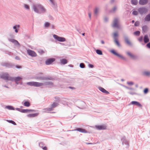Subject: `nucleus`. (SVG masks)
Returning a JSON list of instances; mask_svg holds the SVG:
<instances>
[{
	"label": "nucleus",
	"mask_w": 150,
	"mask_h": 150,
	"mask_svg": "<svg viewBox=\"0 0 150 150\" xmlns=\"http://www.w3.org/2000/svg\"><path fill=\"white\" fill-rule=\"evenodd\" d=\"M127 54L132 59H135L137 58L136 56L132 54L129 52H126Z\"/></svg>",
	"instance_id": "18"
},
{
	"label": "nucleus",
	"mask_w": 150,
	"mask_h": 150,
	"mask_svg": "<svg viewBox=\"0 0 150 150\" xmlns=\"http://www.w3.org/2000/svg\"><path fill=\"white\" fill-rule=\"evenodd\" d=\"M104 20L105 22H107L108 21V19L107 17H105L104 18Z\"/></svg>",
	"instance_id": "60"
},
{
	"label": "nucleus",
	"mask_w": 150,
	"mask_h": 150,
	"mask_svg": "<svg viewBox=\"0 0 150 150\" xmlns=\"http://www.w3.org/2000/svg\"><path fill=\"white\" fill-rule=\"evenodd\" d=\"M39 52L40 53H41V54H43L44 53V51L42 50H40L39 51Z\"/></svg>",
	"instance_id": "62"
},
{
	"label": "nucleus",
	"mask_w": 150,
	"mask_h": 150,
	"mask_svg": "<svg viewBox=\"0 0 150 150\" xmlns=\"http://www.w3.org/2000/svg\"><path fill=\"white\" fill-rule=\"evenodd\" d=\"M22 109H21L19 108H16V110L18 111H19L21 112V110Z\"/></svg>",
	"instance_id": "58"
},
{
	"label": "nucleus",
	"mask_w": 150,
	"mask_h": 150,
	"mask_svg": "<svg viewBox=\"0 0 150 150\" xmlns=\"http://www.w3.org/2000/svg\"><path fill=\"white\" fill-rule=\"evenodd\" d=\"M118 19L117 18L115 19L113 21V27L115 28H119V26L117 23Z\"/></svg>",
	"instance_id": "17"
},
{
	"label": "nucleus",
	"mask_w": 150,
	"mask_h": 150,
	"mask_svg": "<svg viewBox=\"0 0 150 150\" xmlns=\"http://www.w3.org/2000/svg\"><path fill=\"white\" fill-rule=\"evenodd\" d=\"M53 37L55 40L59 42H64L66 41V39L65 38L60 37L55 34L53 35Z\"/></svg>",
	"instance_id": "8"
},
{
	"label": "nucleus",
	"mask_w": 150,
	"mask_h": 150,
	"mask_svg": "<svg viewBox=\"0 0 150 150\" xmlns=\"http://www.w3.org/2000/svg\"><path fill=\"white\" fill-rule=\"evenodd\" d=\"M45 84L46 85H52L53 84V83L52 82L48 81L45 82Z\"/></svg>",
	"instance_id": "45"
},
{
	"label": "nucleus",
	"mask_w": 150,
	"mask_h": 150,
	"mask_svg": "<svg viewBox=\"0 0 150 150\" xmlns=\"http://www.w3.org/2000/svg\"><path fill=\"white\" fill-rule=\"evenodd\" d=\"M96 52L97 54L99 55L103 54V53L101 50L99 49H97L96 50Z\"/></svg>",
	"instance_id": "35"
},
{
	"label": "nucleus",
	"mask_w": 150,
	"mask_h": 150,
	"mask_svg": "<svg viewBox=\"0 0 150 150\" xmlns=\"http://www.w3.org/2000/svg\"><path fill=\"white\" fill-rule=\"evenodd\" d=\"M123 37L125 42L129 46H132V43L130 41L128 36L126 35H123Z\"/></svg>",
	"instance_id": "7"
},
{
	"label": "nucleus",
	"mask_w": 150,
	"mask_h": 150,
	"mask_svg": "<svg viewBox=\"0 0 150 150\" xmlns=\"http://www.w3.org/2000/svg\"><path fill=\"white\" fill-rule=\"evenodd\" d=\"M27 53L29 55L32 57H35L37 55L35 52L30 50H27Z\"/></svg>",
	"instance_id": "12"
},
{
	"label": "nucleus",
	"mask_w": 150,
	"mask_h": 150,
	"mask_svg": "<svg viewBox=\"0 0 150 150\" xmlns=\"http://www.w3.org/2000/svg\"><path fill=\"white\" fill-rule=\"evenodd\" d=\"M9 41L13 43L15 45L20 46V44L19 42L16 40L14 39H8Z\"/></svg>",
	"instance_id": "14"
},
{
	"label": "nucleus",
	"mask_w": 150,
	"mask_h": 150,
	"mask_svg": "<svg viewBox=\"0 0 150 150\" xmlns=\"http://www.w3.org/2000/svg\"><path fill=\"white\" fill-rule=\"evenodd\" d=\"M44 145V144L42 142H40L39 144V146L42 147L43 150H47V148L45 146H43Z\"/></svg>",
	"instance_id": "25"
},
{
	"label": "nucleus",
	"mask_w": 150,
	"mask_h": 150,
	"mask_svg": "<svg viewBox=\"0 0 150 150\" xmlns=\"http://www.w3.org/2000/svg\"><path fill=\"white\" fill-rule=\"evenodd\" d=\"M35 78L36 79L39 80H54V78L51 76H50L48 77H45L43 76H40L38 75L36 76L35 77Z\"/></svg>",
	"instance_id": "5"
},
{
	"label": "nucleus",
	"mask_w": 150,
	"mask_h": 150,
	"mask_svg": "<svg viewBox=\"0 0 150 150\" xmlns=\"http://www.w3.org/2000/svg\"><path fill=\"white\" fill-rule=\"evenodd\" d=\"M148 27L146 25H144L142 27V30L143 32L146 33L148 30Z\"/></svg>",
	"instance_id": "28"
},
{
	"label": "nucleus",
	"mask_w": 150,
	"mask_h": 150,
	"mask_svg": "<svg viewBox=\"0 0 150 150\" xmlns=\"http://www.w3.org/2000/svg\"><path fill=\"white\" fill-rule=\"evenodd\" d=\"M58 105L59 104L58 103L54 102L51 105V106L53 109V108L57 107Z\"/></svg>",
	"instance_id": "32"
},
{
	"label": "nucleus",
	"mask_w": 150,
	"mask_h": 150,
	"mask_svg": "<svg viewBox=\"0 0 150 150\" xmlns=\"http://www.w3.org/2000/svg\"><path fill=\"white\" fill-rule=\"evenodd\" d=\"M139 24V21H136L134 23V25L135 26H138Z\"/></svg>",
	"instance_id": "48"
},
{
	"label": "nucleus",
	"mask_w": 150,
	"mask_h": 150,
	"mask_svg": "<svg viewBox=\"0 0 150 150\" xmlns=\"http://www.w3.org/2000/svg\"><path fill=\"white\" fill-rule=\"evenodd\" d=\"M76 30L79 32V33H81V30L80 29H78L77 28H76Z\"/></svg>",
	"instance_id": "63"
},
{
	"label": "nucleus",
	"mask_w": 150,
	"mask_h": 150,
	"mask_svg": "<svg viewBox=\"0 0 150 150\" xmlns=\"http://www.w3.org/2000/svg\"><path fill=\"white\" fill-rule=\"evenodd\" d=\"M130 104L136 105L140 107L142 106V105L139 102L135 101H132Z\"/></svg>",
	"instance_id": "15"
},
{
	"label": "nucleus",
	"mask_w": 150,
	"mask_h": 150,
	"mask_svg": "<svg viewBox=\"0 0 150 150\" xmlns=\"http://www.w3.org/2000/svg\"><path fill=\"white\" fill-rule=\"evenodd\" d=\"M39 115V113H35L32 114H30L27 115V116L28 117L31 118L37 116Z\"/></svg>",
	"instance_id": "23"
},
{
	"label": "nucleus",
	"mask_w": 150,
	"mask_h": 150,
	"mask_svg": "<svg viewBox=\"0 0 150 150\" xmlns=\"http://www.w3.org/2000/svg\"><path fill=\"white\" fill-rule=\"evenodd\" d=\"M23 105L25 107H28L30 106V103L28 101H25L24 102Z\"/></svg>",
	"instance_id": "31"
},
{
	"label": "nucleus",
	"mask_w": 150,
	"mask_h": 150,
	"mask_svg": "<svg viewBox=\"0 0 150 150\" xmlns=\"http://www.w3.org/2000/svg\"><path fill=\"white\" fill-rule=\"evenodd\" d=\"M0 78L4 80L12 81L13 78L9 76L8 73L6 72H3L0 74Z\"/></svg>",
	"instance_id": "2"
},
{
	"label": "nucleus",
	"mask_w": 150,
	"mask_h": 150,
	"mask_svg": "<svg viewBox=\"0 0 150 150\" xmlns=\"http://www.w3.org/2000/svg\"><path fill=\"white\" fill-rule=\"evenodd\" d=\"M20 27V25H17L14 26L13 27V28L15 30V32L16 33H18V28Z\"/></svg>",
	"instance_id": "24"
},
{
	"label": "nucleus",
	"mask_w": 150,
	"mask_h": 150,
	"mask_svg": "<svg viewBox=\"0 0 150 150\" xmlns=\"http://www.w3.org/2000/svg\"><path fill=\"white\" fill-rule=\"evenodd\" d=\"M124 86L125 88H126L127 89H129V90H133L134 89L133 88H130V87H129L126 86Z\"/></svg>",
	"instance_id": "54"
},
{
	"label": "nucleus",
	"mask_w": 150,
	"mask_h": 150,
	"mask_svg": "<svg viewBox=\"0 0 150 150\" xmlns=\"http://www.w3.org/2000/svg\"><path fill=\"white\" fill-rule=\"evenodd\" d=\"M144 41L145 43H147L149 41V39L147 35H145L144 36Z\"/></svg>",
	"instance_id": "26"
},
{
	"label": "nucleus",
	"mask_w": 150,
	"mask_h": 150,
	"mask_svg": "<svg viewBox=\"0 0 150 150\" xmlns=\"http://www.w3.org/2000/svg\"><path fill=\"white\" fill-rule=\"evenodd\" d=\"M89 67L91 68H93L94 67V65L91 64H89L88 65Z\"/></svg>",
	"instance_id": "55"
},
{
	"label": "nucleus",
	"mask_w": 150,
	"mask_h": 150,
	"mask_svg": "<svg viewBox=\"0 0 150 150\" xmlns=\"http://www.w3.org/2000/svg\"><path fill=\"white\" fill-rule=\"evenodd\" d=\"M134 34L137 36H139L140 34V32L139 31L137 30L134 32Z\"/></svg>",
	"instance_id": "42"
},
{
	"label": "nucleus",
	"mask_w": 150,
	"mask_h": 150,
	"mask_svg": "<svg viewBox=\"0 0 150 150\" xmlns=\"http://www.w3.org/2000/svg\"><path fill=\"white\" fill-rule=\"evenodd\" d=\"M68 88L72 90L75 89V88L74 87L72 86H69Z\"/></svg>",
	"instance_id": "64"
},
{
	"label": "nucleus",
	"mask_w": 150,
	"mask_h": 150,
	"mask_svg": "<svg viewBox=\"0 0 150 150\" xmlns=\"http://www.w3.org/2000/svg\"><path fill=\"white\" fill-rule=\"evenodd\" d=\"M148 2V0H139V4L141 5H144L147 4Z\"/></svg>",
	"instance_id": "16"
},
{
	"label": "nucleus",
	"mask_w": 150,
	"mask_h": 150,
	"mask_svg": "<svg viewBox=\"0 0 150 150\" xmlns=\"http://www.w3.org/2000/svg\"><path fill=\"white\" fill-rule=\"evenodd\" d=\"M95 127L97 130H103L106 129V126L104 125H96Z\"/></svg>",
	"instance_id": "13"
},
{
	"label": "nucleus",
	"mask_w": 150,
	"mask_h": 150,
	"mask_svg": "<svg viewBox=\"0 0 150 150\" xmlns=\"http://www.w3.org/2000/svg\"><path fill=\"white\" fill-rule=\"evenodd\" d=\"M79 67L81 68H83L85 67V65L83 63H81L80 64Z\"/></svg>",
	"instance_id": "46"
},
{
	"label": "nucleus",
	"mask_w": 150,
	"mask_h": 150,
	"mask_svg": "<svg viewBox=\"0 0 150 150\" xmlns=\"http://www.w3.org/2000/svg\"><path fill=\"white\" fill-rule=\"evenodd\" d=\"M50 25V23L48 22H46L45 23V24H44V26L45 28H47L48 27H49V26Z\"/></svg>",
	"instance_id": "41"
},
{
	"label": "nucleus",
	"mask_w": 150,
	"mask_h": 150,
	"mask_svg": "<svg viewBox=\"0 0 150 150\" xmlns=\"http://www.w3.org/2000/svg\"><path fill=\"white\" fill-rule=\"evenodd\" d=\"M114 42L118 46L120 47L121 46L120 44V43L118 39L115 40H114Z\"/></svg>",
	"instance_id": "36"
},
{
	"label": "nucleus",
	"mask_w": 150,
	"mask_h": 150,
	"mask_svg": "<svg viewBox=\"0 0 150 150\" xmlns=\"http://www.w3.org/2000/svg\"><path fill=\"white\" fill-rule=\"evenodd\" d=\"M143 38L142 36H141L138 39L139 41L140 42L142 41L143 40Z\"/></svg>",
	"instance_id": "53"
},
{
	"label": "nucleus",
	"mask_w": 150,
	"mask_h": 150,
	"mask_svg": "<svg viewBox=\"0 0 150 150\" xmlns=\"http://www.w3.org/2000/svg\"><path fill=\"white\" fill-rule=\"evenodd\" d=\"M24 7L26 9L29 10L30 9V7L28 5L25 4Z\"/></svg>",
	"instance_id": "49"
},
{
	"label": "nucleus",
	"mask_w": 150,
	"mask_h": 150,
	"mask_svg": "<svg viewBox=\"0 0 150 150\" xmlns=\"http://www.w3.org/2000/svg\"><path fill=\"white\" fill-rule=\"evenodd\" d=\"M121 141L122 142V145H124L125 144L126 145V148H128L129 146V142L126 140L125 137H122L121 139Z\"/></svg>",
	"instance_id": "6"
},
{
	"label": "nucleus",
	"mask_w": 150,
	"mask_h": 150,
	"mask_svg": "<svg viewBox=\"0 0 150 150\" xmlns=\"http://www.w3.org/2000/svg\"><path fill=\"white\" fill-rule=\"evenodd\" d=\"M128 93L130 94L133 95L134 94H136V93L134 92H129Z\"/></svg>",
	"instance_id": "59"
},
{
	"label": "nucleus",
	"mask_w": 150,
	"mask_h": 150,
	"mask_svg": "<svg viewBox=\"0 0 150 150\" xmlns=\"http://www.w3.org/2000/svg\"><path fill=\"white\" fill-rule=\"evenodd\" d=\"M110 52L113 54L119 57L120 58H121L122 59H123L125 60H126V59L125 57H124L122 55L116 52V51L115 50H111L110 51Z\"/></svg>",
	"instance_id": "9"
},
{
	"label": "nucleus",
	"mask_w": 150,
	"mask_h": 150,
	"mask_svg": "<svg viewBox=\"0 0 150 150\" xmlns=\"http://www.w3.org/2000/svg\"><path fill=\"white\" fill-rule=\"evenodd\" d=\"M138 11L140 14H142L146 13L148 11V10L145 7H142L139 8Z\"/></svg>",
	"instance_id": "10"
},
{
	"label": "nucleus",
	"mask_w": 150,
	"mask_h": 150,
	"mask_svg": "<svg viewBox=\"0 0 150 150\" xmlns=\"http://www.w3.org/2000/svg\"><path fill=\"white\" fill-rule=\"evenodd\" d=\"M131 2L132 4L136 5L138 4V1L137 0H131Z\"/></svg>",
	"instance_id": "34"
},
{
	"label": "nucleus",
	"mask_w": 150,
	"mask_h": 150,
	"mask_svg": "<svg viewBox=\"0 0 150 150\" xmlns=\"http://www.w3.org/2000/svg\"><path fill=\"white\" fill-rule=\"evenodd\" d=\"M32 8L35 12L40 14L44 13L46 11V9L40 4L33 5Z\"/></svg>",
	"instance_id": "1"
},
{
	"label": "nucleus",
	"mask_w": 150,
	"mask_h": 150,
	"mask_svg": "<svg viewBox=\"0 0 150 150\" xmlns=\"http://www.w3.org/2000/svg\"><path fill=\"white\" fill-rule=\"evenodd\" d=\"M127 83L129 85H132L134 84V83L132 81H128L127 82Z\"/></svg>",
	"instance_id": "52"
},
{
	"label": "nucleus",
	"mask_w": 150,
	"mask_h": 150,
	"mask_svg": "<svg viewBox=\"0 0 150 150\" xmlns=\"http://www.w3.org/2000/svg\"><path fill=\"white\" fill-rule=\"evenodd\" d=\"M98 7H96L95 8L94 11V14L95 15H97L98 14Z\"/></svg>",
	"instance_id": "39"
},
{
	"label": "nucleus",
	"mask_w": 150,
	"mask_h": 150,
	"mask_svg": "<svg viewBox=\"0 0 150 150\" xmlns=\"http://www.w3.org/2000/svg\"><path fill=\"white\" fill-rule=\"evenodd\" d=\"M54 98L56 100V101L58 102H59L60 101V98L59 97H55Z\"/></svg>",
	"instance_id": "51"
},
{
	"label": "nucleus",
	"mask_w": 150,
	"mask_h": 150,
	"mask_svg": "<svg viewBox=\"0 0 150 150\" xmlns=\"http://www.w3.org/2000/svg\"><path fill=\"white\" fill-rule=\"evenodd\" d=\"M98 88L102 92L106 94H108L109 93L108 91H106L105 89L103 87H99Z\"/></svg>",
	"instance_id": "20"
},
{
	"label": "nucleus",
	"mask_w": 150,
	"mask_h": 150,
	"mask_svg": "<svg viewBox=\"0 0 150 150\" xmlns=\"http://www.w3.org/2000/svg\"><path fill=\"white\" fill-rule=\"evenodd\" d=\"M15 67L17 69H20L21 68V66L16 65L15 66Z\"/></svg>",
	"instance_id": "56"
},
{
	"label": "nucleus",
	"mask_w": 150,
	"mask_h": 150,
	"mask_svg": "<svg viewBox=\"0 0 150 150\" xmlns=\"http://www.w3.org/2000/svg\"><path fill=\"white\" fill-rule=\"evenodd\" d=\"M6 108L9 110H14L15 108L11 105H7L6 106Z\"/></svg>",
	"instance_id": "30"
},
{
	"label": "nucleus",
	"mask_w": 150,
	"mask_h": 150,
	"mask_svg": "<svg viewBox=\"0 0 150 150\" xmlns=\"http://www.w3.org/2000/svg\"><path fill=\"white\" fill-rule=\"evenodd\" d=\"M0 64L4 67L8 68H14L15 65L11 63L2 62L0 63Z\"/></svg>",
	"instance_id": "4"
},
{
	"label": "nucleus",
	"mask_w": 150,
	"mask_h": 150,
	"mask_svg": "<svg viewBox=\"0 0 150 150\" xmlns=\"http://www.w3.org/2000/svg\"><path fill=\"white\" fill-rule=\"evenodd\" d=\"M15 58L16 60H20V57L18 56H16L15 57Z\"/></svg>",
	"instance_id": "61"
},
{
	"label": "nucleus",
	"mask_w": 150,
	"mask_h": 150,
	"mask_svg": "<svg viewBox=\"0 0 150 150\" xmlns=\"http://www.w3.org/2000/svg\"><path fill=\"white\" fill-rule=\"evenodd\" d=\"M149 91V89L147 88H145L144 90V93L145 94H147Z\"/></svg>",
	"instance_id": "44"
},
{
	"label": "nucleus",
	"mask_w": 150,
	"mask_h": 150,
	"mask_svg": "<svg viewBox=\"0 0 150 150\" xmlns=\"http://www.w3.org/2000/svg\"><path fill=\"white\" fill-rule=\"evenodd\" d=\"M53 109L52 108L51 106H50V108H45L44 109V110H47L48 111H51Z\"/></svg>",
	"instance_id": "50"
},
{
	"label": "nucleus",
	"mask_w": 150,
	"mask_h": 150,
	"mask_svg": "<svg viewBox=\"0 0 150 150\" xmlns=\"http://www.w3.org/2000/svg\"><path fill=\"white\" fill-rule=\"evenodd\" d=\"M143 75L148 76L150 75V72L149 71H144L143 73Z\"/></svg>",
	"instance_id": "33"
},
{
	"label": "nucleus",
	"mask_w": 150,
	"mask_h": 150,
	"mask_svg": "<svg viewBox=\"0 0 150 150\" xmlns=\"http://www.w3.org/2000/svg\"><path fill=\"white\" fill-rule=\"evenodd\" d=\"M7 121L9 123H11L13 125H16V122L12 120H7Z\"/></svg>",
	"instance_id": "40"
},
{
	"label": "nucleus",
	"mask_w": 150,
	"mask_h": 150,
	"mask_svg": "<svg viewBox=\"0 0 150 150\" xmlns=\"http://www.w3.org/2000/svg\"><path fill=\"white\" fill-rule=\"evenodd\" d=\"M116 9L117 7L116 6H115L112 9L110 10V11L111 12H113L116 11Z\"/></svg>",
	"instance_id": "47"
},
{
	"label": "nucleus",
	"mask_w": 150,
	"mask_h": 150,
	"mask_svg": "<svg viewBox=\"0 0 150 150\" xmlns=\"http://www.w3.org/2000/svg\"><path fill=\"white\" fill-rule=\"evenodd\" d=\"M132 14L135 16H137L138 15V13L137 11L134 10L133 11Z\"/></svg>",
	"instance_id": "43"
},
{
	"label": "nucleus",
	"mask_w": 150,
	"mask_h": 150,
	"mask_svg": "<svg viewBox=\"0 0 150 150\" xmlns=\"http://www.w3.org/2000/svg\"><path fill=\"white\" fill-rule=\"evenodd\" d=\"M26 84L30 86H33L36 87H39L43 86L44 84L42 83H39L37 82L32 81L28 82Z\"/></svg>",
	"instance_id": "3"
},
{
	"label": "nucleus",
	"mask_w": 150,
	"mask_h": 150,
	"mask_svg": "<svg viewBox=\"0 0 150 150\" xmlns=\"http://www.w3.org/2000/svg\"><path fill=\"white\" fill-rule=\"evenodd\" d=\"M29 112H30L29 109H22L21 110V112L23 113H26Z\"/></svg>",
	"instance_id": "38"
},
{
	"label": "nucleus",
	"mask_w": 150,
	"mask_h": 150,
	"mask_svg": "<svg viewBox=\"0 0 150 150\" xmlns=\"http://www.w3.org/2000/svg\"><path fill=\"white\" fill-rule=\"evenodd\" d=\"M146 47L149 48H150V42L148 43L146 45Z\"/></svg>",
	"instance_id": "57"
},
{
	"label": "nucleus",
	"mask_w": 150,
	"mask_h": 150,
	"mask_svg": "<svg viewBox=\"0 0 150 150\" xmlns=\"http://www.w3.org/2000/svg\"><path fill=\"white\" fill-rule=\"evenodd\" d=\"M112 36L114 40L118 39L119 34L117 32H115L112 34Z\"/></svg>",
	"instance_id": "21"
},
{
	"label": "nucleus",
	"mask_w": 150,
	"mask_h": 150,
	"mask_svg": "<svg viewBox=\"0 0 150 150\" xmlns=\"http://www.w3.org/2000/svg\"><path fill=\"white\" fill-rule=\"evenodd\" d=\"M144 20L146 21H150V13H149L144 18Z\"/></svg>",
	"instance_id": "29"
},
{
	"label": "nucleus",
	"mask_w": 150,
	"mask_h": 150,
	"mask_svg": "<svg viewBox=\"0 0 150 150\" xmlns=\"http://www.w3.org/2000/svg\"><path fill=\"white\" fill-rule=\"evenodd\" d=\"M13 78V80L12 81H20L21 79L22 78L20 76H17L15 77H12Z\"/></svg>",
	"instance_id": "27"
},
{
	"label": "nucleus",
	"mask_w": 150,
	"mask_h": 150,
	"mask_svg": "<svg viewBox=\"0 0 150 150\" xmlns=\"http://www.w3.org/2000/svg\"><path fill=\"white\" fill-rule=\"evenodd\" d=\"M74 130H76L79 132L84 133H87V131L85 129L81 128H77Z\"/></svg>",
	"instance_id": "19"
},
{
	"label": "nucleus",
	"mask_w": 150,
	"mask_h": 150,
	"mask_svg": "<svg viewBox=\"0 0 150 150\" xmlns=\"http://www.w3.org/2000/svg\"><path fill=\"white\" fill-rule=\"evenodd\" d=\"M54 58H50L47 59L45 61V64L47 65H49L51 64L55 61Z\"/></svg>",
	"instance_id": "11"
},
{
	"label": "nucleus",
	"mask_w": 150,
	"mask_h": 150,
	"mask_svg": "<svg viewBox=\"0 0 150 150\" xmlns=\"http://www.w3.org/2000/svg\"><path fill=\"white\" fill-rule=\"evenodd\" d=\"M67 60L65 59H63L61 60V63L64 64H67Z\"/></svg>",
	"instance_id": "37"
},
{
	"label": "nucleus",
	"mask_w": 150,
	"mask_h": 150,
	"mask_svg": "<svg viewBox=\"0 0 150 150\" xmlns=\"http://www.w3.org/2000/svg\"><path fill=\"white\" fill-rule=\"evenodd\" d=\"M50 1L52 5V7L54 8H57V4L56 3H55L54 1L53 0H51Z\"/></svg>",
	"instance_id": "22"
}]
</instances>
